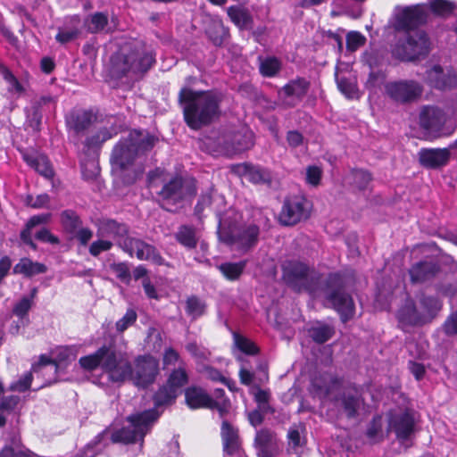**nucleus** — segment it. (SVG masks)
Segmentation results:
<instances>
[{"mask_svg": "<svg viewBox=\"0 0 457 457\" xmlns=\"http://www.w3.org/2000/svg\"><path fill=\"white\" fill-rule=\"evenodd\" d=\"M80 367L87 371L101 368L112 383H124L130 379L134 386L147 389L160 374L159 360L150 353L138 355L131 362L123 358L112 345H104L91 354L79 358Z\"/></svg>", "mask_w": 457, "mask_h": 457, "instance_id": "f257e3e1", "label": "nucleus"}, {"mask_svg": "<svg viewBox=\"0 0 457 457\" xmlns=\"http://www.w3.org/2000/svg\"><path fill=\"white\" fill-rule=\"evenodd\" d=\"M221 102L222 95L214 90L182 87L178 94L184 121L192 130H199L218 120L221 114Z\"/></svg>", "mask_w": 457, "mask_h": 457, "instance_id": "f03ea898", "label": "nucleus"}, {"mask_svg": "<svg viewBox=\"0 0 457 457\" xmlns=\"http://www.w3.org/2000/svg\"><path fill=\"white\" fill-rule=\"evenodd\" d=\"M156 54L140 42L129 48L127 53L117 56L112 62V71L117 79L132 76L143 78L155 64Z\"/></svg>", "mask_w": 457, "mask_h": 457, "instance_id": "7ed1b4c3", "label": "nucleus"}, {"mask_svg": "<svg viewBox=\"0 0 457 457\" xmlns=\"http://www.w3.org/2000/svg\"><path fill=\"white\" fill-rule=\"evenodd\" d=\"M325 299L338 313L343 323L348 322L355 314V303L351 294L346 292V278L341 272H331L323 285Z\"/></svg>", "mask_w": 457, "mask_h": 457, "instance_id": "20e7f679", "label": "nucleus"}, {"mask_svg": "<svg viewBox=\"0 0 457 457\" xmlns=\"http://www.w3.org/2000/svg\"><path fill=\"white\" fill-rule=\"evenodd\" d=\"M392 49L393 55L402 62H416L428 56L431 40L425 30L403 33Z\"/></svg>", "mask_w": 457, "mask_h": 457, "instance_id": "39448f33", "label": "nucleus"}, {"mask_svg": "<svg viewBox=\"0 0 457 457\" xmlns=\"http://www.w3.org/2000/svg\"><path fill=\"white\" fill-rule=\"evenodd\" d=\"M138 156L137 149L128 137L121 138L114 145L111 162L122 172L120 179L124 185H133L142 177L144 167L140 166L129 170V167L134 164Z\"/></svg>", "mask_w": 457, "mask_h": 457, "instance_id": "423d86ee", "label": "nucleus"}, {"mask_svg": "<svg viewBox=\"0 0 457 457\" xmlns=\"http://www.w3.org/2000/svg\"><path fill=\"white\" fill-rule=\"evenodd\" d=\"M283 282L295 293L316 291L319 277L311 276L310 266L297 260L286 261L281 265Z\"/></svg>", "mask_w": 457, "mask_h": 457, "instance_id": "0eeeda50", "label": "nucleus"}, {"mask_svg": "<svg viewBox=\"0 0 457 457\" xmlns=\"http://www.w3.org/2000/svg\"><path fill=\"white\" fill-rule=\"evenodd\" d=\"M423 93V85L416 79H400L384 85L386 97L396 105L413 104L421 99Z\"/></svg>", "mask_w": 457, "mask_h": 457, "instance_id": "6e6552de", "label": "nucleus"}, {"mask_svg": "<svg viewBox=\"0 0 457 457\" xmlns=\"http://www.w3.org/2000/svg\"><path fill=\"white\" fill-rule=\"evenodd\" d=\"M312 209V203L304 195H287L283 200L278 222L285 227H294L307 220L311 217Z\"/></svg>", "mask_w": 457, "mask_h": 457, "instance_id": "1a4fd4ad", "label": "nucleus"}, {"mask_svg": "<svg viewBox=\"0 0 457 457\" xmlns=\"http://www.w3.org/2000/svg\"><path fill=\"white\" fill-rule=\"evenodd\" d=\"M429 18L425 4H415L404 6L395 15L393 28L398 33H409L421 30Z\"/></svg>", "mask_w": 457, "mask_h": 457, "instance_id": "9d476101", "label": "nucleus"}, {"mask_svg": "<svg viewBox=\"0 0 457 457\" xmlns=\"http://www.w3.org/2000/svg\"><path fill=\"white\" fill-rule=\"evenodd\" d=\"M446 114L443 109L436 105H423L419 112L418 124L424 135L433 140L449 134L444 133Z\"/></svg>", "mask_w": 457, "mask_h": 457, "instance_id": "9b49d317", "label": "nucleus"}, {"mask_svg": "<svg viewBox=\"0 0 457 457\" xmlns=\"http://www.w3.org/2000/svg\"><path fill=\"white\" fill-rule=\"evenodd\" d=\"M60 224L63 234L70 239H76L81 246H87L94 236L93 230L83 226L81 216L73 209L60 212Z\"/></svg>", "mask_w": 457, "mask_h": 457, "instance_id": "f8f14e48", "label": "nucleus"}, {"mask_svg": "<svg viewBox=\"0 0 457 457\" xmlns=\"http://www.w3.org/2000/svg\"><path fill=\"white\" fill-rule=\"evenodd\" d=\"M195 194V186L185 187V180L180 175H175L164 182L161 190L157 192L160 200L162 202L161 206L169 212H171V209L165 207V204L177 205L187 196H192Z\"/></svg>", "mask_w": 457, "mask_h": 457, "instance_id": "ddd939ff", "label": "nucleus"}, {"mask_svg": "<svg viewBox=\"0 0 457 457\" xmlns=\"http://www.w3.org/2000/svg\"><path fill=\"white\" fill-rule=\"evenodd\" d=\"M387 417V432H393L401 444L411 440L416 432L415 418L411 411L404 410L400 412L390 411Z\"/></svg>", "mask_w": 457, "mask_h": 457, "instance_id": "4468645a", "label": "nucleus"}, {"mask_svg": "<svg viewBox=\"0 0 457 457\" xmlns=\"http://www.w3.org/2000/svg\"><path fill=\"white\" fill-rule=\"evenodd\" d=\"M123 249L130 256L135 253L136 257L140 261H151L158 266L166 264L165 259L162 256L158 249L140 238L127 237L124 240Z\"/></svg>", "mask_w": 457, "mask_h": 457, "instance_id": "2eb2a0df", "label": "nucleus"}, {"mask_svg": "<svg viewBox=\"0 0 457 457\" xmlns=\"http://www.w3.org/2000/svg\"><path fill=\"white\" fill-rule=\"evenodd\" d=\"M64 120L68 131L82 136L96 121V115L91 109L73 108L65 115Z\"/></svg>", "mask_w": 457, "mask_h": 457, "instance_id": "dca6fc26", "label": "nucleus"}, {"mask_svg": "<svg viewBox=\"0 0 457 457\" xmlns=\"http://www.w3.org/2000/svg\"><path fill=\"white\" fill-rule=\"evenodd\" d=\"M337 402L345 417L348 420L356 419L360 414L365 400L361 391L356 385H351L338 395Z\"/></svg>", "mask_w": 457, "mask_h": 457, "instance_id": "f3484780", "label": "nucleus"}, {"mask_svg": "<svg viewBox=\"0 0 457 457\" xmlns=\"http://www.w3.org/2000/svg\"><path fill=\"white\" fill-rule=\"evenodd\" d=\"M232 171L238 176L245 177L253 184H262L270 186L272 184V175L269 169L260 165H254L250 162L236 164L232 167Z\"/></svg>", "mask_w": 457, "mask_h": 457, "instance_id": "a211bd4d", "label": "nucleus"}, {"mask_svg": "<svg viewBox=\"0 0 457 457\" xmlns=\"http://www.w3.org/2000/svg\"><path fill=\"white\" fill-rule=\"evenodd\" d=\"M162 411H156V409H148L140 412L130 414L127 417V421L140 435V442L143 443L145 436L151 431L153 425L159 420Z\"/></svg>", "mask_w": 457, "mask_h": 457, "instance_id": "6ab92c4d", "label": "nucleus"}, {"mask_svg": "<svg viewBox=\"0 0 457 457\" xmlns=\"http://www.w3.org/2000/svg\"><path fill=\"white\" fill-rule=\"evenodd\" d=\"M96 235L99 237H112L113 239H123L129 237V228L124 222L114 219L102 217L96 220Z\"/></svg>", "mask_w": 457, "mask_h": 457, "instance_id": "aec40b11", "label": "nucleus"}, {"mask_svg": "<svg viewBox=\"0 0 457 457\" xmlns=\"http://www.w3.org/2000/svg\"><path fill=\"white\" fill-rule=\"evenodd\" d=\"M260 228L255 224H251L237 234H231L225 239L228 245H237V249L246 253L253 247H254L259 239Z\"/></svg>", "mask_w": 457, "mask_h": 457, "instance_id": "412c9836", "label": "nucleus"}, {"mask_svg": "<svg viewBox=\"0 0 457 457\" xmlns=\"http://www.w3.org/2000/svg\"><path fill=\"white\" fill-rule=\"evenodd\" d=\"M440 270L441 266L437 262L423 260L412 264L408 272L412 284H422L432 280Z\"/></svg>", "mask_w": 457, "mask_h": 457, "instance_id": "4be33fe9", "label": "nucleus"}, {"mask_svg": "<svg viewBox=\"0 0 457 457\" xmlns=\"http://www.w3.org/2000/svg\"><path fill=\"white\" fill-rule=\"evenodd\" d=\"M419 162L427 169H439L447 165L451 158L450 148H421Z\"/></svg>", "mask_w": 457, "mask_h": 457, "instance_id": "5701e85b", "label": "nucleus"}, {"mask_svg": "<svg viewBox=\"0 0 457 457\" xmlns=\"http://www.w3.org/2000/svg\"><path fill=\"white\" fill-rule=\"evenodd\" d=\"M220 437L223 454L234 456L242 449V442L238 428H235L228 420H223L220 427Z\"/></svg>", "mask_w": 457, "mask_h": 457, "instance_id": "b1692460", "label": "nucleus"}, {"mask_svg": "<svg viewBox=\"0 0 457 457\" xmlns=\"http://www.w3.org/2000/svg\"><path fill=\"white\" fill-rule=\"evenodd\" d=\"M396 318L399 323L407 326H419L427 322L424 314L418 311L415 302L407 298L397 312Z\"/></svg>", "mask_w": 457, "mask_h": 457, "instance_id": "393cba45", "label": "nucleus"}, {"mask_svg": "<svg viewBox=\"0 0 457 457\" xmlns=\"http://www.w3.org/2000/svg\"><path fill=\"white\" fill-rule=\"evenodd\" d=\"M185 403L191 410L208 409L212 403V397L207 391L198 386H190L185 389Z\"/></svg>", "mask_w": 457, "mask_h": 457, "instance_id": "a878e982", "label": "nucleus"}, {"mask_svg": "<svg viewBox=\"0 0 457 457\" xmlns=\"http://www.w3.org/2000/svg\"><path fill=\"white\" fill-rule=\"evenodd\" d=\"M127 137L133 143L139 155L151 151L158 142L157 137L150 133H146L144 136L143 132L139 129L131 130Z\"/></svg>", "mask_w": 457, "mask_h": 457, "instance_id": "bb28decb", "label": "nucleus"}, {"mask_svg": "<svg viewBox=\"0 0 457 457\" xmlns=\"http://www.w3.org/2000/svg\"><path fill=\"white\" fill-rule=\"evenodd\" d=\"M231 149L234 153H241L252 148L254 145V134L248 128L235 131L229 137Z\"/></svg>", "mask_w": 457, "mask_h": 457, "instance_id": "cd10ccee", "label": "nucleus"}, {"mask_svg": "<svg viewBox=\"0 0 457 457\" xmlns=\"http://www.w3.org/2000/svg\"><path fill=\"white\" fill-rule=\"evenodd\" d=\"M24 162L41 176L47 179H52L54 176V170L47 156L44 154L32 155L24 154Z\"/></svg>", "mask_w": 457, "mask_h": 457, "instance_id": "c85d7f7f", "label": "nucleus"}, {"mask_svg": "<svg viewBox=\"0 0 457 457\" xmlns=\"http://www.w3.org/2000/svg\"><path fill=\"white\" fill-rule=\"evenodd\" d=\"M308 337L316 344L322 345L330 340L336 334L334 326L323 321H315L307 329Z\"/></svg>", "mask_w": 457, "mask_h": 457, "instance_id": "c756f323", "label": "nucleus"}, {"mask_svg": "<svg viewBox=\"0 0 457 457\" xmlns=\"http://www.w3.org/2000/svg\"><path fill=\"white\" fill-rule=\"evenodd\" d=\"M50 219V213H41L31 216L26 222L24 228L21 231L20 238L22 243L29 245L31 249L36 250L37 245L32 239L31 230L36 226L48 223Z\"/></svg>", "mask_w": 457, "mask_h": 457, "instance_id": "7c9ffc66", "label": "nucleus"}, {"mask_svg": "<svg viewBox=\"0 0 457 457\" xmlns=\"http://www.w3.org/2000/svg\"><path fill=\"white\" fill-rule=\"evenodd\" d=\"M179 395L174 390L170 389L164 384L159 386L157 390L152 395V401L154 403L153 409L160 411V409H165L173 405ZM163 411V410H162Z\"/></svg>", "mask_w": 457, "mask_h": 457, "instance_id": "2f4dec72", "label": "nucleus"}, {"mask_svg": "<svg viewBox=\"0 0 457 457\" xmlns=\"http://www.w3.org/2000/svg\"><path fill=\"white\" fill-rule=\"evenodd\" d=\"M311 87V83L305 78L297 77L289 80L283 87L282 91L287 97H295L301 102L306 96Z\"/></svg>", "mask_w": 457, "mask_h": 457, "instance_id": "473e14b6", "label": "nucleus"}, {"mask_svg": "<svg viewBox=\"0 0 457 457\" xmlns=\"http://www.w3.org/2000/svg\"><path fill=\"white\" fill-rule=\"evenodd\" d=\"M176 241L187 250H194L198 244L196 228L192 225H180L174 234Z\"/></svg>", "mask_w": 457, "mask_h": 457, "instance_id": "72a5a7b5", "label": "nucleus"}, {"mask_svg": "<svg viewBox=\"0 0 457 457\" xmlns=\"http://www.w3.org/2000/svg\"><path fill=\"white\" fill-rule=\"evenodd\" d=\"M205 34L215 46H222L230 37L228 28L221 21H212L207 26Z\"/></svg>", "mask_w": 457, "mask_h": 457, "instance_id": "f704fd0d", "label": "nucleus"}, {"mask_svg": "<svg viewBox=\"0 0 457 457\" xmlns=\"http://www.w3.org/2000/svg\"><path fill=\"white\" fill-rule=\"evenodd\" d=\"M247 265L246 260L237 262H225L217 266V269L228 281H237L240 279Z\"/></svg>", "mask_w": 457, "mask_h": 457, "instance_id": "c9c22d12", "label": "nucleus"}, {"mask_svg": "<svg viewBox=\"0 0 457 457\" xmlns=\"http://www.w3.org/2000/svg\"><path fill=\"white\" fill-rule=\"evenodd\" d=\"M46 270V266L43 263L32 262L29 258H21L20 262L14 265L12 272L31 278L35 275L45 273Z\"/></svg>", "mask_w": 457, "mask_h": 457, "instance_id": "e433bc0d", "label": "nucleus"}, {"mask_svg": "<svg viewBox=\"0 0 457 457\" xmlns=\"http://www.w3.org/2000/svg\"><path fill=\"white\" fill-rule=\"evenodd\" d=\"M188 382L189 376L186 368L179 367L171 370L163 384L179 395L181 388Z\"/></svg>", "mask_w": 457, "mask_h": 457, "instance_id": "4c0bfd02", "label": "nucleus"}, {"mask_svg": "<svg viewBox=\"0 0 457 457\" xmlns=\"http://www.w3.org/2000/svg\"><path fill=\"white\" fill-rule=\"evenodd\" d=\"M197 147L204 153L219 156L225 154L227 147L221 145L220 137H213L210 136H204L198 138Z\"/></svg>", "mask_w": 457, "mask_h": 457, "instance_id": "58836bf2", "label": "nucleus"}, {"mask_svg": "<svg viewBox=\"0 0 457 457\" xmlns=\"http://www.w3.org/2000/svg\"><path fill=\"white\" fill-rule=\"evenodd\" d=\"M228 15L231 21L240 29H252L253 21L248 11L237 6H230L228 9Z\"/></svg>", "mask_w": 457, "mask_h": 457, "instance_id": "ea45409f", "label": "nucleus"}, {"mask_svg": "<svg viewBox=\"0 0 457 457\" xmlns=\"http://www.w3.org/2000/svg\"><path fill=\"white\" fill-rule=\"evenodd\" d=\"M429 11L436 17L447 18L457 9V4L452 0H428Z\"/></svg>", "mask_w": 457, "mask_h": 457, "instance_id": "a19ab883", "label": "nucleus"}, {"mask_svg": "<svg viewBox=\"0 0 457 457\" xmlns=\"http://www.w3.org/2000/svg\"><path fill=\"white\" fill-rule=\"evenodd\" d=\"M111 441L113 444L131 445L140 441V435L132 426L122 427L112 433Z\"/></svg>", "mask_w": 457, "mask_h": 457, "instance_id": "79ce46f5", "label": "nucleus"}, {"mask_svg": "<svg viewBox=\"0 0 457 457\" xmlns=\"http://www.w3.org/2000/svg\"><path fill=\"white\" fill-rule=\"evenodd\" d=\"M365 435L370 444L374 445L384 441L383 420L380 414L372 417L368 424Z\"/></svg>", "mask_w": 457, "mask_h": 457, "instance_id": "37998d69", "label": "nucleus"}, {"mask_svg": "<svg viewBox=\"0 0 457 457\" xmlns=\"http://www.w3.org/2000/svg\"><path fill=\"white\" fill-rule=\"evenodd\" d=\"M108 25V16L102 12H96L84 20V28L88 33L96 34Z\"/></svg>", "mask_w": 457, "mask_h": 457, "instance_id": "c03bdc74", "label": "nucleus"}, {"mask_svg": "<svg viewBox=\"0 0 457 457\" xmlns=\"http://www.w3.org/2000/svg\"><path fill=\"white\" fill-rule=\"evenodd\" d=\"M434 70L440 73L434 80V87L439 90L453 89L457 87V74L454 71L443 72L440 65L434 67Z\"/></svg>", "mask_w": 457, "mask_h": 457, "instance_id": "a18cd8bd", "label": "nucleus"}, {"mask_svg": "<svg viewBox=\"0 0 457 457\" xmlns=\"http://www.w3.org/2000/svg\"><path fill=\"white\" fill-rule=\"evenodd\" d=\"M206 307V303L198 295H191L186 300L185 312L192 320H196L205 313Z\"/></svg>", "mask_w": 457, "mask_h": 457, "instance_id": "49530a36", "label": "nucleus"}, {"mask_svg": "<svg viewBox=\"0 0 457 457\" xmlns=\"http://www.w3.org/2000/svg\"><path fill=\"white\" fill-rule=\"evenodd\" d=\"M281 70V62L275 56L266 57L261 61L259 71L265 78L275 77Z\"/></svg>", "mask_w": 457, "mask_h": 457, "instance_id": "de8ad7c7", "label": "nucleus"}, {"mask_svg": "<svg viewBox=\"0 0 457 457\" xmlns=\"http://www.w3.org/2000/svg\"><path fill=\"white\" fill-rule=\"evenodd\" d=\"M420 306L429 316V320L433 319L442 309V302L436 296L421 295L420 298Z\"/></svg>", "mask_w": 457, "mask_h": 457, "instance_id": "09e8293b", "label": "nucleus"}, {"mask_svg": "<svg viewBox=\"0 0 457 457\" xmlns=\"http://www.w3.org/2000/svg\"><path fill=\"white\" fill-rule=\"evenodd\" d=\"M234 340L238 350L246 355L253 356L260 353V348L254 342L238 333H234Z\"/></svg>", "mask_w": 457, "mask_h": 457, "instance_id": "8fccbe9b", "label": "nucleus"}, {"mask_svg": "<svg viewBox=\"0 0 457 457\" xmlns=\"http://www.w3.org/2000/svg\"><path fill=\"white\" fill-rule=\"evenodd\" d=\"M353 177V184L360 190L364 191L368 188L369 184L373 179L372 174L364 169L353 168L351 170Z\"/></svg>", "mask_w": 457, "mask_h": 457, "instance_id": "3c124183", "label": "nucleus"}, {"mask_svg": "<svg viewBox=\"0 0 457 457\" xmlns=\"http://www.w3.org/2000/svg\"><path fill=\"white\" fill-rule=\"evenodd\" d=\"M253 399L257 404V408L268 411L270 414L275 412V409L270 404V393L269 390L262 389L258 386L257 391L253 395Z\"/></svg>", "mask_w": 457, "mask_h": 457, "instance_id": "603ef678", "label": "nucleus"}, {"mask_svg": "<svg viewBox=\"0 0 457 457\" xmlns=\"http://www.w3.org/2000/svg\"><path fill=\"white\" fill-rule=\"evenodd\" d=\"M80 33V29L77 26L69 29L59 28L58 32L55 35V40L61 45H65L79 38Z\"/></svg>", "mask_w": 457, "mask_h": 457, "instance_id": "864d4df0", "label": "nucleus"}, {"mask_svg": "<svg viewBox=\"0 0 457 457\" xmlns=\"http://www.w3.org/2000/svg\"><path fill=\"white\" fill-rule=\"evenodd\" d=\"M366 44V37L359 31H350L346 35V49L355 52Z\"/></svg>", "mask_w": 457, "mask_h": 457, "instance_id": "5fc2aeb1", "label": "nucleus"}, {"mask_svg": "<svg viewBox=\"0 0 457 457\" xmlns=\"http://www.w3.org/2000/svg\"><path fill=\"white\" fill-rule=\"evenodd\" d=\"M137 319V314L134 309H128L124 316L116 321L115 328L117 332L123 333L130 326H132Z\"/></svg>", "mask_w": 457, "mask_h": 457, "instance_id": "6e6d98bb", "label": "nucleus"}, {"mask_svg": "<svg viewBox=\"0 0 457 457\" xmlns=\"http://www.w3.org/2000/svg\"><path fill=\"white\" fill-rule=\"evenodd\" d=\"M104 237H101L96 241H93L89 247H88V253L93 257L99 256L102 253L110 251L112 246L113 243L110 240L104 239Z\"/></svg>", "mask_w": 457, "mask_h": 457, "instance_id": "4d7b16f0", "label": "nucleus"}, {"mask_svg": "<svg viewBox=\"0 0 457 457\" xmlns=\"http://www.w3.org/2000/svg\"><path fill=\"white\" fill-rule=\"evenodd\" d=\"M275 434L269 428H262L256 432L254 446H274Z\"/></svg>", "mask_w": 457, "mask_h": 457, "instance_id": "13d9d810", "label": "nucleus"}, {"mask_svg": "<svg viewBox=\"0 0 457 457\" xmlns=\"http://www.w3.org/2000/svg\"><path fill=\"white\" fill-rule=\"evenodd\" d=\"M32 381H33L32 372H30V371L27 372L19 380L12 383L9 386V390L24 393L30 388Z\"/></svg>", "mask_w": 457, "mask_h": 457, "instance_id": "bf43d9fd", "label": "nucleus"}, {"mask_svg": "<svg viewBox=\"0 0 457 457\" xmlns=\"http://www.w3.org/2000/svg\"><path fill=\"white\" fill-rule=\"evenodd\" d=\"M32 300L28 296H23L12 308V313L19 319L22 320L26 316L32 307Z\"/></svg>", "mask_w": 457, "mask_h": 457, "instance_id": "052dcab7", "label": "nucleus"}, {"mask_svg": "<svg viewBox=\"0 0 457 457\" xmlns=\"http://www.w3.org/2000/svg\"><path fill=\"white\" fill-rule=\"evenodd\" d=\"M51 365L54 367V373L57 374L58 369H59V363L56 360L52 359L51 357L41 354L39 356V360L37 363L32 365V371L35 373L42 372L44 368Z\"/></svg>", "mask_w": 457, "mask_h": 457, "instance_id": "680f3d73", "label": "nucleus"}, {"mask_svg": "<svg viewBox=\"0 0 457 457\" xmlns=\"http://www.w3.org/2000/svg\"><path fill=\"white\" fill-rule=\"evenodd\" d=\"M20 402L21 397L19 395H11L3 396L0 401V410L10 414L15 411Z\"/></svg>", "mask_w": 457, "mask_h": 457, "instance_id": "e2e57ef3", "label": "nucleus"}, {"mask_svg": "<svg viewBox=\"0 0 457 457\" xmlns=\"http://www.w3.org/2000/svg\"><path fill=\"white\" fill-rule=\"evenodd\" d=\"M112 270L116 274V277L129 284L131 280V274L129 268L126 262H118L111 265Z\"/></svg>", "mask_w": 457, "mask_h": 457, "instance_id": "0e129e2a", "label": "nucleus"}, {"mask_svg": "<svg viewBox=\"0 0 457 457\" xmlns=\"http://www.w3.org/2000/svg\"><path fill=\"white\" fill-rule=\"evenodd\" d=\"M35 238L42 243H48L53 245H57L61 243L60 238L46 227H43L35 234Z\"/></svg>", "mask_w": 457, "mask_h": 457, "instance_id": "69168bd1", "label": "nucleus"}, {"mask_svg": "<svg viewBox=\"0 0 457 457\" xmlns=\"http://www.w3.org/2000/svg\"><path fill=\"white\" fill-rule=\"evenodd\" d=\"M444 333L448 337L457 335V310L452 312L442 326Z\"/></svg>", "mask_w": 457, "mask_h": 457, "instance_id": "338daca9", "label": "nucleus"}, {"mask_svg": "<svg viewBox=\"0 0 457 457\" xmlns=\"http://www.w3.org/2000/svg\"><path fill=\"white\" fill-rule=\"evenodd\" d=\"M322 176V170L318 166H309L306 170V182L309 185L317 187L320 185Z\"/></svg>", "mask_w": 457, "mask_h": 457, "instance_id": "774afa93", "label": "nucleus"}]
</instances>
